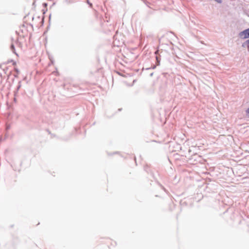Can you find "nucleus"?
<instances>
[{
  "mask_svg": "<svg viewBox=\"0 0 249 249\" xmlns=\"http://www.w3.org/2000/svg\"><path fill=\"white\" fill-rule=\"evenodd\" d=\"M247 43L249 45V39L247 41Z\"/></svg>",
  "mask_w": 249,
  "mask_h": 249,
  "instance_id": "20e7f679",
  "label": "nucleus"
},
{
  "mask_svg": "<svg viewBox=\"0 0 249 249\" xmlns=\"http://www.w3.org/2000/svg\"><path fill=\"white\" fill-rule=\"evenodd\" d=\"M106 244L107 245L108 248H112L116 246V243L114 240L107 239L106 241Z\"/></svg>",
  "mask_w": 249,
  "mask_h": 249,
  "instance_id": "f257e3e1",
  "label": "nucleus"
},
{
  "mask_svg": "<svg viewBox=\"0 0 249 249\" xmlns=\"http://www.w3.org/2000/svg\"><path fill=\"white\" fill-rule=\"evenodd\" d=\"M247 113L249 114V108L247 109Z\"/></svg>",
  "mask_w": 249,
  "mask_h": 249,
  "instance_id": "7ed1b4c3",
  "label": "nucleus"
},
{
  "mask_svg": "<svg viewBox=\"0 0 249 249\" xmlns=\"http://www.w3.org/2000/svg\"><path fill=\"white\" fill-rule=\"evenodd\" d=\"M239 35L241 38L244 39L249 38V28L241 32Z\"/></svg>",
  "mask_w": 249,
  "mask_h": 249,
  "instance_id": "f03ea898",
  "label": "nucleus"
},
{
  "mask_svg": "<svg viewBox=\"0 0 249 249\" xmlns=\"http://www.w3.org/2000/svg\"><path fill=\"white\" fill-rule=\"evenodd\" d=\"M217 0V1H218V2H220V0Z\"/></svg>",
  "mask_w": 249,
  "mask_h": 249,
  "instance_id": "39448f33",
  "label": "nucleus"
}]
</instances>
